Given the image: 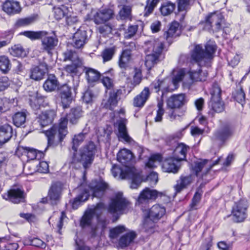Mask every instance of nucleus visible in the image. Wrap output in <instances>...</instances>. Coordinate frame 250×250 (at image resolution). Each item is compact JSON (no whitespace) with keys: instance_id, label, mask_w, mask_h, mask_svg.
Here are the masks:
<instances>
[{"instance_id":"f257e3e1","label":"nucleus","mask_w":250,"mask_h":250,"mask_svg":"<svg viewBox=\"0 0 250 250\" xmlns=\"http://www.w3.org/2000/svg\"><path fill=\"white\" fill-rule=\"evenodd\" d=\"M82 114L83 111L81 107L72 108L67 117H62L58 125H54L50 129L45 131V134L47 138L48 145H52L55 140L61 142L68 133V121L72 124H76Z\"/></svg>"},{"instance_id":"f03ea898","label":"nucleus","mask_w":250,"mask_h":250,"mask_svg":"<svg viewBox=\"0 0 250 250\" xmlns=\"http://www.w3.org/2000/svg\"><path fill=\"white\" fill-rule=\"evenodd\" d=\"M31 40L41 39L42 47L43 51L51 54L52 51L58 45V39L54 33H49L44 31H26L20 33Z\"/></svg>"},{"instance_id":"7ed1b4c3","label":"nucleus","mask_w":250,"mask_h":250,"mask_svg":"<svg viewBox=\"0 0 250 250\" xmlns=\"http://www.w3.org/2000/svg\"><path fill=\"white\" fill-rule=\"evenodd\" d=\"M144 47L146 54L145 65L149 69L159 61L164 44L159 39L152 40L146 42Z\"/></svg>"},{"instance_id":"20e7f679","label":"nucleus","mask_w":250,"mask_h":250,"mask_svg":"<svg viewBox=\"0 0 250 250\" xmlns=\"http://www.w3.org/2000/svg\"><path fill=\"white\" fill-rule=\"evenodd\" d=\"M111 170L114 177H119L122 179H131L130 188L132 189L137 188L142 182L139 172L134 167H130L126 165L121 167L114 165Z\"/></svg>"},{"instance_id":"39448f33","label":"nucleus","mask_w":250,"mask_h":250,"mask_svg":"<svg viewBox=\"0 0 250 250\" xmlns=\"http://www.w3.org/2000/svg\"><path fill=\"white\" fill-rule=\"evenodd\" d=\"M130 208V203L124 197L122 192H118L110 198L107 209L108 213L117 219L119 215L127 213Z\"/></svg>"},{"instance_id":"423d86ee","label":"nucleus","mask_w":250,"mask_h":250,"mask_svg":"<svg viewBox=\"0 0 250 250\" xmlns=\"http://www.w3.org/2000/svg\"><path fill=\"white\" fill-rule=\"evenodd\" d=\"M216 49V44L212 42L207 43L205 51L201 45H197L191 53V59L198 65H206L213 58Z\"/></svg>"},{"instance_id":"0eeeda50","label":"nucleus","mask_w":250,"mask_h":250,"mask_svg":"<svg viewBox=\"0 0 250 250\" xmlns=\"http://www.w3.org/2000/svg\"><path fill=\"white\" fill-rule=\"evenodd\" d=\"M96 146L92 142H89L80 150L79 154H75L74 161L81 163L86 169L92 163L96 152Z\"/></svg>"},{"instance_id":"6e6552de","label":"nucleus","mask_w":250,"mask_h":250,"mask_svg":"<svg viewBox=\"0 0 250 250\" xmlns=\"http://www.w3.org/2000/svg\"><path fill=\"white\" fill-rule=\"evenodd\" d=\"M104 208V204L101 202L97 204L95 207L88 209L81 219V226L84 228L90 226L94 216H96L98 218Z\"/></svg>"},{"instance_id":"1a4fd4ad","label":"nucleus","mask_w":250,"mask_h":250,"mask_svg":"<svg viewBox=\"0 0 250 250\" xmlns=\"http://www.w3.org/2000/svg\"><path fill=\"white\" fill-rule=\"evenodd\" d=\"M166 195L165 192H159L155 189H151L148 188H145L139 194L137 200V204L143 206L148 204L150 200H155L159 197Z\"/></svg>"},{"instance_id":"9d476101","label":"nucleus","mask_w":250,"mask_h":250,"mask_svg":"<svg viewBox=\"0 0 250 250\" xmlns=\"http://www.w3.org/2000/svg\"><path fill=\"white\" fill-rule=\"evenodd\" d=\"M2 198L14 204L23 202L25 194L24 190L21 186H13L6 193L2 195Z\"/></svg>"},{"instance_id":"9b49d317","label":"nucleus","mask_w":250,"mask_h":250,"mask_svg":"<svg viewBox=\"0 0 250 250\" xmlns=\"http://www.w3.org/2000/svg\"><path fill=\"white\" fill-rule=\"evenodd\" d=\"M247 202L245 200H240L235 203L232 209L231 214L233 220L236 222L243 221L247 217Z\"/></svg>"},{"instance_id":"f8f14e48","label":"nucleus","mask_w":250,"mask_h":250,"mask_svg":"<svg viewBox=\"0 0 250 250\" xmlns=\"http://www.w3.org/2000/svg\"><path fill=\"white\" fill-rule=\"evenodd\" d=\"M223 22V18L221 14L211 13L206 18L205 28L208 30L217 32L221 29Z\"/></svg>"},{"instance_id":"ddd939ff","label":"nucleus","mask_w":250,"mask_h":250,"mask_svg":"<svg viewBox=\"0 0 250 250\" xmlns=\"http://www.w3.org/2000/svg\"><path fill=\"white\" fill-rule=\"evenodd\" d=\"M29 97V104L34 110L39 109L41 106L45 107L48 104L47 98L42 96L37 91H30Z\"/></svg>"},{"instance_id":"4468645a","label":"nucleus","mask_w":250,"mask_h":250,"mask_svg":"<svg viewBox=\"0 0 250 250\" xmlns=\"http://www.w3.org/2000/svg\"><path fill=\"white\" fill-rule=\"evenodd\" d=\"M220 159L218 158L214 163L210 160L204 159L195 162L193 170L197 176H203L206 174L212 167L218 163Z\"/></svg>"},{"instance_id":"2eb2a0df","label":"nucleus","mask_w":250,"mask_h":250,"mask_svg":"<svg viewBox=\"0 0 250 250\" xmlns=\"http://www.w3.org/2000/svg\"><path fill=\"white\" fill-rule=\"evenodd\" d=\"M59 93L63 108H67L73 100L71 87L67 84H63L60 87Z\"/></svg>"},{"instance_id":"dca6fc26","label":"nucleus","mask_w":250,"mask_h":250,"mask_svg":"<svg viewBox=\"0 0 250 250\" xmlns=\"http://www.w3.org/2000/svg\"><path fill=\"white\" fill-rule=\"evenodd\" d=\"M127 123V120L124 117H120L118 120L115 125L118 127V136L119 138L123 139L126 142L130 143L132 141V139L129 136L126 125Z\"/></svg>"},{"instance_id":"f3484780","label":"nucleus","mask_w":250,"mask_h":250,"mask_svg":"<svg viewBox=\"0 0 250 250\" xmlns=\"http://www.w3.org/2000/svg\"><path fill=\"white\" fill-rule=\"evenodd\" d=\"M114 16L113 11L109 8L98 10L93 15V20L97 24L104 23L111 19Z\"/></svg>"},{"instance_id":"a211bd4d","label":"nucleus","mask_w":250,"mask_h":250,"mask_svg":"<svg viewBox=\"0 0 250 250\" xmlns=\"http://www.w3.org/2000/svg\"><path fill=\"white\" fill-rule=\"evenodd\" d=\"M87 40L86 32L83 27H81L73 35L72 45L76 48H81L83 46Z\"/></svg>"},{"instance_id":"6ab92c4d","label":"nucleus","mask_w":250,"mask_h":250,"mask_svg":"<svg viewBox=\"0 0 250 250\" xmlns=\"http://www.w3.org/2000/svg\"><path fill=\"white\" fill-rule=\"evenodd\" d=\"M166 213L165 207L160 204H155L152 206L148 211V217L153 221H158Z\"/></svg>"},{"instance_id":"aec40b11","label":"nucleus","mask_w":250,"mask_h":250,"mask_svg":"<svg viewBox=\"0 0 250 250\" xmlns=\"http://www.w3.org/2000/svg\"><path fill=\"white\" fill-rule=\"evenodd\" d=\"M180 162L173 156L168 158L163 163V170L165 172L176 173L180 168Z\"/></svg>"},{"instance_id":"412c9836","label":"nucleus","mask_w":250,"mask_h":250,"mask_svg":"<svg viewBox=\"0 0 250 250\" xmlns=\"http://www.w3.org/2000/svg\"><path fill=\"white\" fill-rule=\"evenodd\" d=\"M2 9L7 14L11 15L19 13L21 10V8L18 1L7 0L3 3Z\"/></svg>"},{"instance_id":"4be33fe9","label":"nucleus","mask_w":250,"mask_h":250,"mask_svg":"<svg viewBox=\"0 0 250 250\" xmlns=\"http://www.w3.org/2000/svg\"><path fill=\"white\" fill-rule=\"evenodd\" d=\"M90 188L94 197L101 198L104 195L105 190L108 188V185L104 181L100 180L95 184L91 183Z\"/></svg>"},{"instance_id":"5701e85b","label":"nucleus","mask_w":250,"mask_h":250,"mask_svg":"<svg viewBox=\"0 0 250 250\" xmlns=\"http://www.w3.org/2000/svg\"><path fill=\"white\" fill-rule=\"evenodd\" d=\"M186 102L185 95L184 94L173 95L167 101V106L171 109L179 108Z\"/></svg>"},{"instance_id":"b1692460","label":"nucleus","mask_w":250,"mask_h":250,"mask_svg":"<svg viewBox=\"0 0 250 250\" xmlns=\"http://www.w3.org/2000/svg\"><path fill=\"white\" fill-rule=\"evenodd\" d=\"M56 116V112L55 110H48L42 112L38 117V122L42 126H45L51 124Z\"/></svg>"},{"instance_id":"393cba45","label":"nucleus","mask_w":250,"mask_h":250,"mask_svg":"<svg viewBox=\"0 0 250 250\" xmlns=\"http://www.w3.org/2000/svg\"><path fill=\"white\" fill-rule=\"evenodd\" d=\"M46 71L47 66L45 64H40L30 69L29 77L35 81L41 80L43 79Z\"/></svg>"},{"instance_id":"a878e982","label":"nucleus","mask_w":250,"mask_h":250,"mask_svg":"<svg viewBox=\"0 0 250 250\" xmlns=\"http://www.w3.org/2000/svg\"><path fill=\"white\" fill-rule=\"evenodd\" d=\"M61 192L62 186L60 183L52 184L48 194V197L49 198L52 204L56 203L60 200Z\"/></svg>"},{"instance_id":"bb28decb","label":"nucleus","mask_w":250,"mask_h":250,"mask_svg":"<svg viewBox=\"0 0 250 250\" xmlns=\"http://www.w3.org/2000/svg\"><path fill=\"white\" fill-rule=\"evenodd\" d=\"M149 89L145 87L143 90L133 99V104L135 107H142L144 106L150 96Z\"/></svg>"},{"instance_id":"cd10ccee","label":"nucleus","mask_w":250,"mask_h":250,"mask_svg":"<svg viewBox=\"0 0 250 250\" xmlns=\"http://www.w3.org/2000/svg\"><path fill=\"white\" fill-rule=\"evenodd\" d=\"M193 181L192 176H181L176 181V184L174 186L175 193H179L184 189L186 188Z\"/></svg>"},{"instance_id":"c85d7f7f","label":"nucleus","mask_w":250,"mask_h":250,"mask_svg":"<svg viewBox=\"0 0 250 250\" xmlns=\"http://www.w3.org/2000/svg\"><path fill=\"white\" fill-rule=\"evenodd\" d=\"M189 147L184 143L178 144L173 151V157L180 162L186 160Z\"/></svg>"},{"instance_id":"c756f323","label":"nucleus","mask_w":250,"mask_h":250,"mask_svg":"<svg viewBox=\"0 0 250 250\" xmlns=\"http://www.w3.org/2000/svg\"><path fill=\"white\" fill-rule=\"evenodd\" d=\"M131 49L128 48L123 50L118 61V64L121 68L126 69L129 67V62L131 58Z\"/></svg>"},{"instance_id":"7c9ffc66","label":"nucleus","mask_w":250,"mask_h":250,"mask_svg":"<svg viewBox=\"0 0 250 250\" xmlns=\"http://www.w3.org/2000/svg\"><path fill=\"white\" fill-rule=\"evenodd\" d=\"M121 94L120 89H113L109 92L108 99L105 104L106 108L112 110L117 105L118 102V96Z\"/></svg>"},{"instance_id":"2f4dec72","label":"nucleus","mask_w":250,"mask_h":250,"mask_svg":"<svg viewBox=\"0 0 250 250\" xmlns=\"http://www.w3.org/2000/svg\"><path fill=\"white\" fill-rule=\"evenodd\" d=\"M12 127L5 124L0 127V144H3L8 141L12 136Z\"/></svg>"},{"instance_id":"473e14b6","label":"nucleus","mask_w":250,"mask_h":250,"mask_svg":"<svg viewBox=\"0 0 250 250\" xmlns=\"http://www.w3.org/2000/svg\"><path fill=\"white\" fill-rule=\"evenodd\" d=\"M20 149L22 150L29 160H33L34 159H39L43 155V153L40 151H38L36 149L29 147L20 146Z\"/></svg>"},{"instance_id":"72a5a7b5","label":"nucleus","mask_w":250,"mask_h":250,"mask_svg":"<svg viewBox=\"0 0 250 250\" xmlns=\"http://www.w3.org/2000/svg\"><path fill=\"white\" fill-rule=\"evenodd\" d=\"M84 71L86 75V80L89 83L98 81L100 77V73L96 69L90 67H84Z\"/></svg>"},{"instance_id":"f704fd0d","label":"nucleus","mask_w":250,"mask_h":250,"mask_svg":"<svg viewBox=\"0 0 250 250\" xmlns=\"http://www.w3.org/2000/svg\"><path fill=\"white\" fill-rule=\"evenodd\" d=\"M188 75L190 79L194 81H205L208 76V72L206 70L199 69L197 71L191 70L188 72Z\"/></svg>"},{"instance_id":"c9c22d12","label":"nucleus","mask_w":250,"mask_h":250,"mask_svg":"<svg viewBox=\"0 0 250 250\" xmlns=\"http://www.w3.org/2000/svg\"><path fill=\"white\" fill-rule=\"evenodd\" d=\"M58 85V82L54 75H50L43 84L44 89L47 92H51L55 90Z\"/></svg>"},{"instance_id":"e433bc0d","label":"nucleus","mask_w":250,"mask_h":250,"mask_svg":"<svg viewBox=\"0 0 250 250\" xmlns=\"http://www.w3.org/2000/svg\"><path fill=\"white\" fill-rule=\"evenodd\" d=\"M133 157L132 152L127 149L121 150L117 154V160L123 164L129 162Z\"/></svg>"},{"instance_id":"4c0bfd02","label":"nucleus","mask_w":250,"mask_h":250,"mask_svg":"<svg viewBox=\"0 0 250 250\" xmlns=\"http://www.w3.org/2000/svg\"><path fill=\"white\" fill-rule=\"evenodd\" d=\"M11 68V63L9 58L4 55H0V71L2 74H7Z\"/></svg>"},{"instance_id":"58836bf2","label":"nucleus","mask_w":250,"mask_h":250,"mask_svg":"<svg viewBox=\"0 0 250 250\" xmlns=\"http://www.w3.org/2000/svg\"><path fill=\"white\" fill-rule=\"evenodd\" d=\"M69 11L68 8L64 5L55 7L54 8V18L57 20H60L64 17L66 18V16L69 15Z\"/></svg>"},{"instance_id":"ea45409f","label":"nucleus","mask_w":250,"mask_h":250,"mask_svg":"<svg viewBox=\"0 0 250 250\" xmlns=\"http://www.w3.org/2000/svg\"><path fill=\"white\" fill-rule=\"evenodd\" d=\"M38 19V15L34 14L25 18L19 19L16 24L18 27L27 26L35 22Z\"/></svg>"},{"instance_id":"a19ab883","label":"nucleus","mask_w":250,"mask_h":250,"mask_svg":"<svg viewBox=\"0 0 250 250\" xmlns=\"http://www.w3.org/2000/svg\"><path fill=\"white\" fill-rule=\"evenodd\" d=\"M136 237V234L134 232H129L123 236L119 241V245L122 248H125L129 245Z\"/></svg>"},{"instance_id":"79ce46f5","label":"nucleus","mask_w":250,"mask_h":250,"mask_svg":"<svg viewBox=\"0 0 250 250\" xmlns=\"http://www.w3.org/2000/svg\"><path fill=\"white\" fill-rule=\"evenodd\" d=\"M175 8V4L171 2H165L162 4L160 11L164 16L171 14Z\"/></svg>"},{"instance_id":"37998d69","label":"nucleus","mask_w":250,"mask_h":250,"mask_svg":"<svg viewBox=\"0 0 250 250\" xmlns=\"http://www.w3.org/2000/svg\"><path fill=\"white\" fill-rule=\"evenodd\" d=\"M147 217L144 220L143 230L148 234H151L155 231V222Z\"/></svg>"},{"instance_id":"c03bdc74","label":"nucleus","mask_w":250,"mask_h":250,"mask_svg":"<svg viewBox=\"0 0 250 250\" xmlns=\"http://www.w3.org/2000/svg\"><path fill=\"white\" fill-rule=\"evenodd\" d=\"M160 86L162 96H163L166 92L172 91L176 89V86L171 85V80L169 78H166L161 80Z\"/></svg>"},{"instance_id":"a18cd8bd","label":"nucleus","mask_w":250,"mask_h":250,"mask_svg":"<svg viewBox=\"0 0 250 250\" xmlns=\"http://www.w3.org/2000/svg\"><path fill=\"white\" fill-rule=\"evenodd\" d=\"M26 115L23 112L16 113L13 117L14 125L18 126H21L25 122Z\"/></svg>"},{"instance_id":"49530a36","label":"nucleus","mask_w":250,"mask_h":250,"mask_svg":"<svg viewBox=\"0 0 250 250\" xmlns=\"http://www.w3.org/2000/svg\"><path fill=\"white\" fill-rule=\"evenodd\" d=\"M185 74L184 69H181L177 71H174V75H175L171 81V85L176 86V89L178 86V83L182 81Z\"/></svg>"},{"instance_id":"de8ad7c7","label":"nucleus","mask_w":250,"mask_h":250,"mask_svg":"<svg viewBox=\"0 0 250 250\" xmlns=\"http://www.w3.org/2000/svg\"><path fill=\"white\" fill-rule=\"evenodd\" d=\"M232 133V130L229 127H226L215 132L214 135L217 138L224 140L230 136Z\"/></svg>"},{"instance_id":"09e8293b","label":"nucleus","mask_w":250,"mask_h":250,"mask_svg":"<svg viewBox=\"0 0 250 250\" xmlns=\"http://www.w3.org/2000/svg\"><path fill=\"white\" fill-rule=\"evenodd\" d=\"M116 51V47L113 46L111 47L104 49L101 54L104 62H108L111 60Z\"/></svg>"},{"instance_id":"8fccbe9b","label":"nucleus","mask_w":250,"mask_h":250,"mask_svg":"<svg viewBox=\"0 0 250 250\" xmlns=\"http://www.w3.org/2000/svg\"><path fill=\"white\" fill-rule=\"evenodd\" d=\"M119 14L122 20H131V7L128 5H124L120 10Z\"/></svg>"},{"instance_id":"3c124183","label":"nucleus","mask_w":250,"mask_h":250,"mask_svg":"<svg viewBox=\"0 0 250 250\" xmlns=\"http://www.w3.org/2000/svg\"><path fill=\"white\" fill-rule=\"evenodd\" d=\"M162 160V157L160 154L152 155L149 158L148 162L146 164V166L149 168L155 167Z\"/></svg>"},{"instance_id":"603ef678","label":"nucleus","mask_w":250,"mask_h":250,"mask_svg":"<svg viewBox=\"0 0 250 250\" xmlns=\"http://www.w3.org/2000/svg\"><path fill=\"white\" fill-rule=\"evenodd\" d=\"M89 196V194L88 192L85 189L83 192L75 198L74 201L72 203V208L74 209L77 208L78 205L80 203V202L85 201L87 200Z\"/></svg>"},{"instance_id":"864d4df0","label":"nucleus","mask_w":250,"mask_h":250,"mask_svg":"<svg viewBox=\"0 0 250 250\" xmlns=\"http://www.w3.org/2000/svg\"><path fill=\"white\" fill-rule=\"evenodd\" d=\"M10 54L18 57H22L25 56L24 49L20 44L15 45L12 46L10 50Z\"/></svg>"},{"instance_id":"5fc2aeb1","label":"nucleus","mask_w":250,"mask_h":250,"mask_svg":"<svg viewBox=\"0 0 250 250\" xmlns=\"http://www.w3.org/2000/svg\"><path fill=\"white\" fill-rule=\"evenodd\" d=\"M211 100H219L221 98V90L217 83H213L210 90Z\"/></svg>"},{"instance_id":"6e6d98bb","label":"nucleus","mask_w":250,"mask_h":250,"mask_svg":"<svg viewBox=\"0 0 250 250\" xmlns=\"http://www.w3.org/2000/svg\"><path fill=\"white\" fill-rule=\"evenodd\" d=\"M209 105L213 111L216 112H221L224 109V105L223 102L220 98L219 100H210Z\"/></svg>"},{"instance_id":"4d7b16f0","label":"nucleus","mask_w":250,"mask_h":250,"mask_svg":"<svg viewBox=\"0 0 250 250\" xmlns=\"http://www.w3.org/2000/svg\"><path fill=\"white\" fill-rule=\"evenodd\" d=\"M179 11H188L192 5V0H177Z\"/></svg>"},{"instance_id":"13d9d810","label":"nucleus","mask_w":250,"mask_h":250,"mask_svg":"<svg viewBox=\"0 0 250 250\" xmlns=\"http://www.w3.org/2000/svg\"><path fill=\"white\" fill-rule=\"evenodd\" d=\"M179 23L177 22H174L171 23L169 28L167 31V37H173L179 35Z\"/></svg>"},{"instance_id":"bf43d9fd","label":"nucleus","mask_w":250,"mask_h":250,"mask_svg":"<svg viewBox=\"0 0 250 250\" xmlns=\"http://www.w3.org/2000/svg\"><path fill=\"white\" fill-rule=\"evenodd\" d=\"M125 231V228L123 226H118L110 230L109 236L111 239H115Z\"/></svg>"},{"instance_id":"052dcab7","label":"nucleus","mask_w":250,"mask_h":250,"mask_svg":"<svg viewBox=\"0 0 250 250\" xmlns=\"http://www.w3.org/2000/svg\"><path fill=\"white\" fill-rule=\"evenodd\" d=\"M107 74L106 73H104L102 78V83L106 89H111L114 86L113 80L107 76Z\"/></svg>"},{"instance_id":"680f3d73","label":"nucleus","mask_w":250,"mask_h":250,"mask_svg":"<svg viewBox=\"0 0 250 250\" xmlns=\"http://www.w3.org/2000/svg\"><path fill=\"white\" fill-rule=\"evenodd\" d=\"M84 138L85 134L83 133H80L75 135L73 139V149L76 151L78 146L83 141Z\"/></svg>"},{"instance_id":"e2e57ef3","label":"nucleus","mask_w":250,"mask_h":250,"mask_svg":"<svg viewBox=\"0 0 250 250\" xmlns=\"http://www.w3.org/2000/svg\"><path fill=\"white\" fill-rule=\"evenodd\" d=\"M158 110L157 111V114L154 118L156 122H159L162 120L163 115L164 114L165 110L163 108V101H159L157 104Z\"/></svg>"},{"instance_id":"0e129e2a","label":"nucleus","mask_w":250,"mask_h":250,"mask_svg":"<svg viewBox=\"0 0 250 250\" xmlns=\"http://www.w3.org/2000/svg\"><path fill=\"white\" fill-rule=\"evenodd\" d=\"M138 28L137 25H130L125 31L124 36L126 39H130L134 36Z\"/></svg>"},{"instance_id":"69168bd1","label":"nucleus","mask_w":250,"mask_h":250,"mask_svg":"<svg viewBox=\"0 0 250 250\" xmlns=\"http://www.w3.org/2000/svg\"><path fill=\"white\" fill-rule=\"evenodd\" d=\"M202 192L197 191L194 195V196L192 199L191 203L190 204V208L192 209L196 208V207L199 203L202 196Z\"/></svg>"},{"instance_id":"338daca9","label":"nucleus","mask_w":250,"mask_h":250,"mask_svg":"<svg viewBox=\"0 0 250 250\" xmlns=\"http://www.w3.org/2000/svg\"><path fill=\"white\" fill-rule=\"evenodd\" d=\"M235 100L242 105L245 103V94L242 88L237 90L234 95Z\"/></svg>"},{"instance_id":"774afa93","label":"nucleus","mask_w":250,"mask_h":250,"mask_svg":"<svg viewBox=\"0 0 250 250\" xmlns=\"http://www.w3.org/2000/svg\"><path fill=\"white\" fill-rule=\"evenodd\" d=\"M134 75L132 81V84L133 86L138 85L142 81V73L141 71L137 68H134L133 70Z\"/></svg>"}]
</instances>
